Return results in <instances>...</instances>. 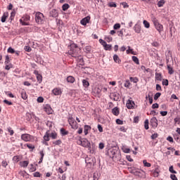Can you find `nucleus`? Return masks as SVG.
<instances>
[{"label":"nucleus","instance_id":"nucleus-1","mask_svg":"<svg viewBox=\"0 0 180 180\" xmlns=\"http://www.w3.org/2000/svg\"><path fill=\"white\" fill-rule=\"evenodd\" d=\"M77 50H78V45L74 43L70 45V51H72V53L70 52V53L72 54V57L76 58L77 61L84 63V58H82V56L77 53Z\"/></svg>","mask_w":180,"mask_h":180},{"label":"nucleus","instance_id":"nucleus-2","mask_svg":"<svg viewBox=\"0 0 180 180\" xmlns=\"http://www.w3.org/2000/svg\"><path fill=\"white\" fill-rule=\"evenodd\" d=\"M108 154L109 157L115 161H116V158L117 160H120V153H117V150L116 149H110Z\"/></svg>","mask_w":180,"mask_h":180},{"label":"nucleus","instance_id":"nucleus-3","mask_svg":"<svg viewBox=\"0 0 180 180\" xmlns=\"http://www.w3.org/2000/svg\"><path fill=\"white\" fill-rule=\"evenodd\" d=\"M152 22L159 33H161V32L164 30V26L158 22V20L156 18H152Z\"/></svg>","mask_w":180,"mask_h":180},{"label":"nucleus","instance_id":"nucleus-4","mask_svg":"<svg viewBox=\"0 0 180 180\" xmlns=\"http://www.w3.org/2000/svg\"><path fill=\"white\" fill-rule=\"evenodd\" d=\"M44 20V15L41 12H37L35 14V22L38 23V25H42Z\"/></svg>","mask_w":180,"mask_h":180},{"label":"nucleus","instance_id":"nucleus-5","mask_svg":"<svg viewBox=\"0 0 180 180\" xmlns=\"http://www.w3.org/2000/svg\"><path fill=\"white\" fill-rule=\"evenodd\" d=\"M68 123L70 126H71L72 129H74L75 130L78 129V123H77V121H75L72 117H70L68 118Z\"/></svg>","mask_w":180,"mask_h":180},{"label":"nucleus","instance_id":"nucleus-6","mask_svg":"<svg viewBox=\"0 0 180 180\" xmlns=\"http://www.w3.org/2000/svg\"><path fill=\"white\" fill-rule=\"evenodd\" d=\"M29 20H30V17L29 15H24L20 20V23L22 25V26H29Z\"/></svg>","mask_w":180,"mask_h":180},{"label":"nucleus","instance_id":"nucleus-7","mask_svg":"<svg viewBox=\"0 0 180 180\" xmlns=\"http://www.w3.org/2000/svg\"><path fill=\"white\" fill-rule=\"evenodd\" d=\"M150 126H152L153 129H157V127H158V120L155 117L151 118Z\"/></svg>","mask_w":180,"mask_h":180},{"label":"nucleus","instance_id":"nucleus-8","mask_svg":"<svg viewBox=\"0 0 180 180\" xmlns=\"http://www.w3.org/2000/svg\"><path fill=\"white\" fill-rule=\"evenodd\" d=\"M21 140H23V141L25 142L30 141V140H32V135L29 134H23L21 135Z\"/></svg>","mask_w":180,"mask_h":180},{"label":"nucleus","instance_id":"nucleus-9","mask_svg":"<svg viewBox=\"0 0 180 180\" xmlns=\"http://www.w3.org/2000/svg\"><path fill=\"white\" fill-rule=\"evenodd\" d=\"M90 21H91V16L88 15L84 18L83 19H82L80 20V23L81 25H82V26H86V24L89 23Z\"/></svg>","mask_w":180,"mask_h":180},{"label":"nucleus","instance_id":"nucleus-10","mask_svg":"<svg viewBox=\"0 0 180 180\" xmlns=\"http://www.w3.org/2000/svg\"><path fill=\"white\" fill-rule=\"evenodd\" d=\"M135 105H136V103H134V101H133L132 100H128L127 101V109H134Z\"/></svg>","mask_w":180,"mask_h":180},{"label":"nucleus","instance_id":"nucleus-11","mask_svg":"<svg viewBox=\"0 0 180 180\" xmlns=\"http://www.w3.org/2000/svg\"><path fill=\"white\" fill-rule=\"evenodd\" d=\"M44 112L47 113V115H52L53 114V108L49 105H46L44 108Z\"/></svg>","mask_w":180,"mask_h":180},{"label":"nucleus","instance_id":"nucleus-12","mask_svg":"<svg viewBox=\"0 0 180 180\" xmlns=\"http://www.w3.org/2000/svg\"><path fill=\"white\" fill-rule=\"evenodd\" d=\"M134 30L135 33L140 34L141 32V25H140V24H139V23H136L134 26Z\"/></svg>","mask_w":180,"mask_h":180},{"label":"nucleus","instance_id":"nucleus-13","mask_svg":"<svg viewBox=\"0 0 180 180\" xmlns=\"http://www.w3.org/2000/svg\"><path fill=\"white\" fill-rule=\"evenodd\" d=\"M52 92L53 94V95H55L56 96H58V95H61L62 91H61V89L60 88H55L52 90Z\"/></svg>","mask_w":180,"mask_h":180},{"label":"nucleus","instance_id":"nucleus-14","mask_svg":"<svg viewBox=\"0 0 180 180\" xmlns=\"http://www.w3.org/2000/svg\"><path fill=\"white\" fill-rule=\"evenodd\" d=\"M19 165L22 168H27V165H29V160L21 161L20 162Z\"/></svg>","mask_w":180,"mask_h":180},{"label":"nucleus","instance_id":"nucleus-15","mask_svg":"<svg viewBox=\"0 0 180 180\" xmlns=\"http://www.w3.org/2000/svg\"><path fill=\"white\" fill-rule=\"evenodd\" d=\"M153 175L155 178H158L160 175V169L158 167H156L155 170H152Z\"/></svg>","mask_w":180,"mask_h":180},{"label":"nucleus","instance_id":"nucleus-16","mask_svg":"<svg viewBox=\"0 0 180 180\" xmlns=\"http://www.w3.org/2000/svg\"><path fill=\"white\" fill-rule=\"evenodd\" d=\"M50 16H51L52 18H57V16H58V12L57 11V10L52 9L50 11Z\"/></svg>","mask_w":180,"mask_h":180},{"label":"nucleus","instance_id":"nucleus-17","mask_svg":"<svg viewBox=\"0 0 180 180\" xmlns=\"http://www.w3.org/2000/svg\"><path fill=\"white\" fill-rule=\"evenodd\" d=\"M8 16H9V13L8 12L4 13L1 20L2 23H5L6 22V18H8Z\"/></svg>","mask_w":180,"mask_h":180},{"label":"nucleus","instance_id":"nucleus-18","mask_svg":"<svg viewBox=\"0 0 180 180\" xmlns=\"http://www.w3.org/2000/svg\"><path fill=\"white\" fill-rule=\"evenodd\" d=\"M120 112L119 111V108L117 107H115L112 110V115H114L115 116H119V113Z\"/></svg>","mask_w":180,"mask_h":180},{"label":"nucleus","instance_id":"nucleus-19","mask_svg":"<svg viewBox=\"0 0 180 180\" xmlns=\"http://www.w3.org/2000/svg\"><path fill=\"white\" fill-rule=\"evenodd\" d=\"M113 60L115 63H117V64H120V63H122V60H120L119 56L116 54L113 56Z\"/></svg>","mask_w":180,"mask_h":180},{"label":"nucleus","instance_id":"nucleus-20","mask_svg":"<svg viewBox=\"0 0 180 180\" xmlns=\"http://www.w3.org/2000/svg\"><path fill=\"white\" fill-rule=\"evenodd\" d=\"M67 81L70 84H74L75 82V78L72 76H69L67 77Z\"/></svg>","mask_w":180,"mask_h":180},{"label":"nucleus","instance_id":"nucleus-21","mask_svg":"<svg viewBox=\"0 0 180 180\" xmlns=\"http://www.w3.org/2000/svg\"><path fill=\"white\" fill-rule=\"evenodd\" d=\"M89 130H91V126L89 125H85L84 126V133L85 134V136H86L88 134V131H89Z\"/></svg>","mask_w":180,"mask_h":180},{"label":"nucleus","instance_id":"nucleus-22","mask_svg":"<svg viewBox=\"0 0 180 180\" xmlns=\"http://www.w3.org/2000/svg\"><path fill=\"white\" fill-rule=\"evenodd\" d=\"M88 144H89L88 139H82V147H88Z\"/></svg>","mask_w":180,"mask_h":180},{"label":"nucleus","instance_id":"nucleus-23","mask_svg":"<svg viewBox=\"0 0 180 180\" xmlns=\"http://www.w3.org/2000/svg\"><path fill=\"white\" fill-rule=\"evenodd\" d=\"M167 70H168V73L170 75H172V74H174V69L172 68V67H171V65H167Z\"/></svg>","mask_w":180,"mask_h":180},{"label":"nucleus","instance_id":"nucleus-24","mask_svg":"<svg viewBox=\"0 0 180 180\" xmlns=\"http://www.w3.org/2000/svg\"><path fill=\"white\" fill-rule=\"evenodd\" d=\"M39 154L41 155V158L39 159L38 164H41V162H43V158H44V152L43 150H41L39 152Z\"/></svg>","mask_w":180,"mask_h":180},{"label":"nucleus","instance_id":"nucleus-25","mask_svg":"<svg viewBox=\"0 0 180 180\" xmlns=\"http://www.w3.org/2000/svg\"><path fill=\"white\" fill-rule=\"evenodd\" d=\"M155 79H157V81L162 80V75H161V73H155Z\"/></svg>","mask_w":180,"mask_h":180},{"label":"nucleus","instance_id":"nucleus-26","mask_svg":"<svg viewBox=\"0 0 180 180\" xmlns=\"http://www.w3.org/2000/svg\"><path fill=\"white\" fill-rule=\"evenodd\" d=\"M53 145L54 146V147H56V146H60L63 143V141H61V139H58L57 141H54L52 142Z\"/></svg>","mask_w":180,"mask_h":180},{"label":"nucleus","instance_id":"nucleus-27","mask_svg":"<svg viewBox=\"0 0 180 180\" xmlns=\"http://www.w3.org/2000/svg\"><path fill=\"white\" fill-rule=\"evenodd\" d=\"M117 130H120V131H122L123 133H126L127 131V128L123 126H120L117 127Z\"/></svg>","mask_w":180,"mask_h":180},{"label":"nucleus","instance_id":"nucleus-28","mask_svg":"<svg viewBox=\"0 0 180 180\" xmlns=\"http://www.w3.org/2000/svg\"><path fill=\"white\" fill-rule=\"evenodd\" d=\"M44 141H50V134L48 131L46 132L45 135L44 136Z\"/></svg>","mask_w":180,"mask_h":180},{"label":"nucleus","instance_id":"nucleus-29","mask_svg":"<svg viewBox=\"0 0 180 180\" xmlns=\"http://www.w3.org/2000/svg\"><path fill=\"white\" fill-rule=\"evenodd\" d=\"M82 85L84 88H88V86H89V82H88L86 79H83Z\"/></svg>","mask_w":180,"mask_h":180},{"label":"nucleus","instance_id":"nucleus-30","mask_svg":"<svg viewBox=\"0 0 180 180\" xmlns=\"http://www.w3.org/2000/svg\"><path fill=\"white\" fill-rule=\"evenodd\" d=\"M21 98L24 100L27 99V94H26V91H21Z\"/></svg>","mask_w":180,"mask_h":180},{"label":"nucleus","instance_id":"nucleus-31","mask_svg":"<svg viewBox=\"0 0 180 180\" xmlns=\"http://www.w3.org/2000/svg\"><path fill=\"white\" fill-rule=\"evenodd\" d=\"M20 160V156L19 155H15L13 158V162H19Z\"/></svg>","mask_w":180,"mask_h":180},{"label":"nucleus","instance_id":"nucleus-32","mask_svg":"<svg viewBox=\"0 0 180 180\" xmlns=\"http://www.w3.org/2000/svg\"><path fill=\"white\" fill-rule=\"evenodd\" d=\"M7 131H8L10 136H13V134H15V131H13V129H12V127H8L7 128Z\"/></svg>","mask_w":180,"mask_h":180},{"label":"nucleus","instance_id":"nucleus-33","mask_svg":"<svg viewBox=\"0 0 180 180\" xmlns=\"http://www.w3.org/2000/svg\"><path fill=\"white\" fill-rule=\"evenodd\" d=\"M143 23L144 27H146V29H150V22H148V21L144 20Z\"/></svg>","mask_w":180,"mask_h":180},{"label":"nucleus","instance_id":"nucleus-34","mask_svg":"<svg viewBox=\"0 0 180 180\" xmlns=\"http://www.w3.org/2000/svg\"><path fill=\"white\" fill-rule=\"evenodd\" d=\"M112 96H113V101H119V99H120L119 94L117 93L114 94Z\"/></svg>","mask_w":180,"mask_h":180},{"label":"nucleus","instance_id":"nucleus-35","mask_svg":"<svg viewBox=\"0 0 180 180\" xmlns=\"http://www.w3.org/2000/svg\"><path fill=\"white\" fill-rule=\"evenodd\" d=\"M132 61H134V63H135V64H137L138 65L139 64H140L139 58H137L136 56H132Z\"/></svg>","mask_w":180,"mask_h":180},{"label":"nucleus","instance_id":"nucleus-36","mask_svg":"<svg viewBox=\"0 0 180 180\" xmlns=\"http://www.w3.org/2000/svg\"><path fill=\"white\" fill-rule=\"evenodd\" d=\"M24 147H27L30 150H33L34 148V146L31 143H27L24 145Z\"/></svg>","mask_w":180,"mask_h":180},{"label":"nucleus","instance_id":"nucleus-37","mask_svg":"<svg viewBox=\"0 0 180 180\" xmlns=\"http://www.w3.org/2000/svg\"><path fill=\"white\" fill-rule=\"evenodd\" d=\"M92 50V47L91 46H86L84 48L85 53H91V51Z\"/></svg>","mask_w":180,"mask_h":180},{"label":"nucleus","instance_id":"nucleus-38","mask_svg":"<svg viewBox=\"0 0 180 180\" xmlns=\"http://www.w3.org/2000/svg\"><path fill=\"white\" fill-rule=\"evenodd\" d=\"M143 164L144 167H147L148 168H150V167H151V163L148 162L146 160H144L143 161Z\"/></svg>","mask_w":180,"mask_h":180},{"label":"nucleus","instance_id":"nucleus-39","mask_svg":"<svg viewBox=\"0 0 180 180\" xmlns=\"http://www.w3.org/2000/svg\"><path fill=\"white\" fill-rule=\"evenodd\" d=\"M164 4H165V0L159 1L158 3V8H162V6H164Z\"/></svg>","mask_w":180,"mask_h":180},{"label":"nucleus","instance_id":"nucleus-40","mask_svg":"<svg viewBox=\"0 0 180 180\" xmlns=\"http://www.w3.org/2000/svg\"><path fill=\"white\" fill-rule=\"evenodd\" d=\"M103 47H104V49L106 50V51H110V50H112V45H110V44H107Z\"/></svg>","mask_w":180,"mask_h":180},{"label":"nucleus","instance_id":"nucleus-41","mask_svg":"<svg viewBox=\"0 0 180 180\" xmlns=\"http://www.w3.org/2000/svg\"><path fill=\"white\" fill-rule=\"evenodd\" d=\"M148 124H149L148 120H146L144 122V128L146 129V130H148V129H150V127H148Z\"/></svg>","mask_w":180,"mask_h":180},{"label":"nucleus","instance_id":"nucleus-42","mask_svg":"<svg viewBox=\"0 0 180 180\" xmlns=\"http://www.w3.org/2000/svg\"><path fill=\"white\" fill-rule=\"evenodd\" d=\"M50 137H51V139L53 140H56V139H57V133L56 132H52L50 135H49Z\"/></svg>","mask_w":180,"mask_h":180},{"label":"nucleus","instance_id":"nucleus-43","mask_svg":"<svg viewBox=\"0 0 180 180\" xmlns=\"http://www.w3.org/2000/svg\"><path fill=\"white\" fill-rule=\"evenodd\" d=\"M60 133L63 136H67V134H68V131L64 129V128L60 129Z\"/></svg>","mask_w":180,"mask_h":180},{"label":"nucleus","instance_id":"nucleus-44","mask_svg":"<svg viewBox=\"0 0 180 180\" xmlns=\"http://www.w3.org/2000/svg\"><path fill=\"white\" fill-rule=\"evenodd\" d=\"M9 63H11V58H9V56H6V60L4 62V64L8 65L9 64Z\"/></svg>","mask_w":180,"mask_h":180},{"label":"nucleus","instance_id":"nucleus-45","mask_svg":"<svg viewBox=\"0 0 180 180\" xmlns=\"http://www.w3.org/2000/svg\"><path fill=\"white\" fill-rule=\"evenodd\" d=\"M69 8H70V5H68V4H65L62 6L63 11H67Z\"/></svg>","mask_w":180,"mask_h":180},{"label":"nucleus","instance_id":"nucleus-46","mask_svg":"<svg viewBox=\"0 0 180 180\" xmlns=\"http://www.w3.org/2000/svg\"><path fill=\"white\" fill-rule=\"evenodd\" d=\"M122 150L126 154L130 153V148H129L124 147V148H122Z\"/></svg>","mask_w":180,"mask_h":180},{"label":"nucleus","instance_id":"nucleus-47","mask_svg":"<svg viewBox=\"0 0 180 180\" xmlns=\"http://www.w3.org/2000/svg\"><path fill=\"white\" fill-rule=\"evenodd\" d=\"M30 172H34V171H36V167H34V165H33V164H31L30 165Z\"/></svg>","mask_w":180,"mask_h":180},{"label":"nucleus","instance_id":"nucleus-48","mask_svg":"<svg viewBox=\"0 0 180 180\" xmlns=\"http://www.w3.org/2000/svg\"><path fill=\"white\" fill-rule=\"evenodd\" d=\"M146 99H148L149 103H150V105L153 103V97H151V96H150V94H148V96H146Z\"/></svg>","mask_w":180,"mask_h":180},{"label":"nucleus","instance_id":"nucleus-49","mask_svg":"<svg viewBox=\"0 0 180 180\" xmlns=\"http://www.w3.org/2000/svg\"><path fill=\"white\" fill-rule=\"evenodd\" d=\"M160 96H161V93L158 92V93H156L154 96V100L155 101H158V98H160Z\"/></svg>","mask_w":180,"mask_h":180},{"label":"nucleus","instance_id":"nucleus-50","mask_svg":"<svg viewBox=\"0 0 180 180\" xmlns=\"http://www.w3.org/2000/svg\"><path fill=\"white\" fill-rule=\"evenodd\" d=\"M24 50H25V51H27V53H30V51H32V48L29 46H25Z\"/></svg>","mask_w":180,"mask_h":180},{"label":"nucleus","instance_id":"nucleus-51","mask_svg":"<svg viewBox=\"0 0 180 180\" xmlns=\"http://www.w3.org/2000/svg\"><path fill=\"white\" fill-rule=\"evenodd\" d=\"M8 53H10L11 54H14L15 49H13L12 47H9L7 50Z\"/></svg>","mask_w":180,"mask_h":180},{"label":"nucleus","instance_id":"nucleus-52","mask_svg":"<svg viewBox=\"0 0 180 180\" xmlns=\"http://www.w3.org/2000/svg\"><path fill=\"white\" fill-rule=\"evenodd\" d=\"M169 172H171L172 174H176V171L174 170V166L169 167Z\"/></svg>","mask_w":180,"mask_h":180},{"label":"nucleus","instance_id":"nucleus-53","mask_svg":"<svg viewBox=\"0 0 180 180\" xmlns=\"http://www.w3.org/2000/svg\"><path fill=\"white\" fill-rule=\"evenodd\" d=\"M15 11H12L10 15V20H13V19H15Z\"/></svg>","mask_w":180,"mask_h":180},{"label":"nucleus","instance_id":"nucleus-54","mask_svg":"<svg viewBox=\"0 0 180 180\" xmlns=\"http://www.w3.org/2000/svg\"><path fill=\"white\" fill-rule=\"evenodd\" d=\"M1 165L2 167H4V168H6V167H8V162L6 160H3L1 162Z\"/></svg>","mask_w":180,"mask_h":180},{"label":"nucleus","instance_id":"nucleus-55","mask_svg":"<svg viewBox=\"0 0 180 180\" xmlns=\"http://www.w3.org/2000/svg\"><path fill=\"white\" fill-rule=\"evenodd\" d=\"M34 178H40L41 175L40 172H36L35 173L33 174Z\"/></svg>","mask_w":180,"mask_h":180},{"label":"nucleus","instance_id":"nucleus-56","mask_svg":"<svg viewBox=\"0 0 180 180\" xmlns=\"http://www.w3.org/2000/svg\"><path fill=\"white\" fill-rule=\"evenodd\" d=\"M85 162L86 164H92V160H91V158H86L85 159Z\"/></svg>","mask_w":180,"mask_h":180},{"label":"nucleus","instance_id":"nucleus-57","mask_svg":"<svg viewBox=\"0 0 180 180\" xmlns=\"http://www.w3.org/2000/svg\"><path fill=\"white\" fill-rule=\"evenodd\" d=\"M37 102L39 103H43V102H44V98H43V97H38Z\"/></svg>","mask_w":180,"mask_h":180},{"label":"nucleus","instance_id":"nucleus-58","mask_svg":"<svg viewBox=\"0 0 180 180\" xmlns=\"http://www.w3.org/2000/svg\"><path fill=\"white\" fill-rule=\"evenodd\" d=\"M162 85H165V86H168L169 82L168 79H163L162 82Z\"/></svg>","mask_w":180,"mask_h":180},{"label":"nucleus","instance_id":"nucleus-59","mask_svg":"<svg viewBox=\"0 0 180 180\" xmlns=\"http://www.w3.org/2000/svg\"><path fill=\"white\" fill-rule=\"evenodd\" d=\"M99 43H101L103 47L108 44L103 39H99Z\"/></svg>","mask_w":180,"mask_h":180},{"label":"nucleus","instance_id":"nucleus-60","mask_svg":"<svg viewBox=\"0 0 180 180\" xmlns=\"http://www.w3.org/2000/svg\"><path fill=\"white\" fill-rule=\"evenodd\" d=\"M37 81H39L40 82H41V81L43 79V77L41 76V75H38L37 76Z\"/></svg>","mask_w":180,"mask_h":180},{"label":"nucleus","instance_id":"nucleus-61","mask_svg":"<svg viewBox=\"0 0 180 180\" xmlns=\"http://www.w3.org/2000/svg\"><path fill=\"white\" fill-rule=\"evenodd\" d=\"M170 178L172 180H178V178L176 177V176L175 174H171Z\"/></svg>","mask_w":180,"mask_h":180},{"label":"nucleus","instance_id":"nucleus-62","mask_svg":"<svg viewBox=\"0 0 180 180\" xmlns=\"http://www.w3.org/2000/svg\"><path fill=\"white\" fill-rule=\"evenodd\" d=\"M114 29L115 30H117V29H120V24H119V23H117V24H115V25H114Z\"/></svg>","mask_w":180,"mask_h":180},{"label":"nucleus","instance_id":"nucleus-63","mask_svg":"<svg viewBox=\"0 0 180 180\" xmlns=\"http://www.w3.org/2000/svg\"><path fill=\"white\" fill-rule=\"evenodd\" d=\"M174 122L177 123V124H179V123H180V117H177L174 118Z\"/></svg>","mask_w":180,"mask_h":180},{"label":"nucleus","instance_id":"nucleus-64","mask_svg":"<svg viewBox=\"0 0 180 180\" xmlns=\"http://www.w3.org/2000/svg\"><path fill=\"white\" fill-rule=\"evenodd\" d=\"M117 124H123V121H122L120 119L116 120Z\"/></svg>","mask_w":180,"mask_h":180}]
</instances>
